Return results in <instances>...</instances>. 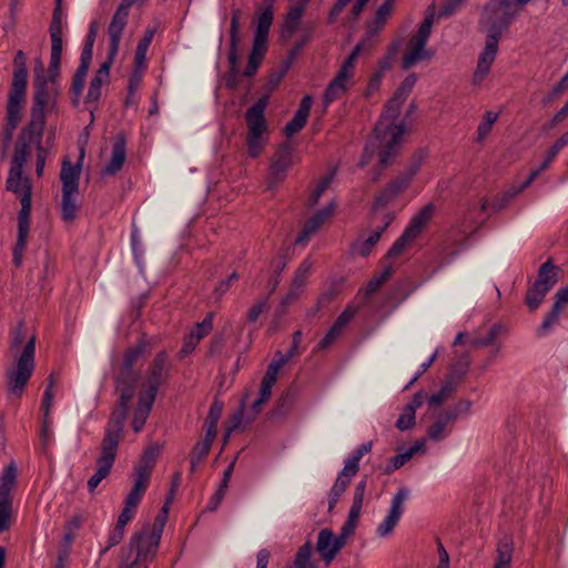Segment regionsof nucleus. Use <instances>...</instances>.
Returning <instances> with one entry per match:
<instances>
[{"mask_svg": "<svg viewBox=\"0 0 568 568\" xmlns=\"http://www.w3.org/2000/svg\"><path fill=\"white\" fill-rule=\"evenodd\" d=\"M88 74V70L77 69L70 87V91L72 94V105L78 106L80 103V97L82 95L85 78Z\"/></svg>", "mask_w": 568, "mask_h": 568, "instance_id": "c03bdc74", "label": "nucleus"}, {"mask_svg": "<svg viewBox=\"0 0 568 568\" xmlns=\"http://www.w3.org/2000/svg\"><path fill=\"white\" fill-rule=\"evenodd\" d=\"M313 105V98L311 95H304L300 102L298 109L296 110L292 120H290L284 126L283 131L286 136H293L298 133L307 123L310 112Z\"/></svg>", "mask_w": 568, "mask_h": 568, "instance_id": "a878e982", "label": "nucleus"}, {"mask_svg": "<svg viewBox=\"0 0 568 568\" xmlns=\"http://www.w3.org/2000/svg\"><path fill=\"white\" fill-rule=\"evenodd\" d=\"M267 4L258 12L257 23L254 36L260 38H268V32L273 23L274 17V0H266Z\"/></svg>", "mask_w": 568, "mask_h": 568, "instance_id": "473e14b6", "label": "nucleus"}, {"mask_svg": "<svg viewBox=\"0 0 568 568\" xmlns=\"http://www.w3.org/2000/svg\"><path fill=\"white\" fill-rule=\"evenodd\" d=\"M51 41L62 42V8L61 0L55 1L52 20L49 26Z\"/></svg>", "mask_w": 568, "mask_h": 568, "instance_id": "79ce46f5", "label": "nucleus"}, {"mask_svg": "<svg viewBox=\"0 0 568 568\" xmlns=\"http://www.w3.org/2000/svg\"><path fill=\"white\" fill-rule=\"evenodd\" d=\"M240 18L241 10H233L230 24V45L227 51L229 69L223 75L225 88L230 91H234L240 85L241 77H243L239 68V45L241 42Z\"/></svg>", "mask_w": 568, "mask_h": 568, "instance_id": "ddd939ff", "label": "nucleus"}, {"mask_svg": "<svg viewBox=\"0 0 568 568\" xmlns=\"http://www.w3.org/2000/svg\"><path fill=\"white\" fill-rule=\"evenodd\" d=\"M448 424L439 416L427 429V435L432 440L439 442L447 435Z\"/></svg>", "mask_w": 568, "mask_h": 568, "instance_id": "5fc2aeb1", "label": "nucleus"}, {"mask_svg": "<svg viewBox=\"0 0 568 568\" xmlns=\"http://www.w3.org/2000/svg\"><path fill=\"white\" fill-rule=\"evenodd\" d=\"M359 307L353 304H348L345 310L337 316L333 325L329 327L325 336L317 343L314 352L326 351L333 345L338 337L342 335L344 328L351 323V321L358 313Z\"/></svg>", "mask_w": 568, "mask_h": 568, "instance_id": "2eb2a0df", "label": "nucleus"}, {"mask_svg": "<svg viewBox=\"0 0 568 568\" xmlns=\"http://www.w3.org/2000/svg\"><path fill=\"white\" fill-rule=\"evenodd\" d=\"M292 154L293 148L288 142H285L277 148L272 158L270 168L273 179L270 187H272L274 183L282 182L285 179L287 169L292 164Z\"/></svg>", "mask_w": 568, "mask_h": 568, "instance_id": "412c9836", "label": "nucleus"}, {"mask_svg": "<svg viewBox=\"0 0 568 568\" xmlns=\"http://www.w3.org/2000/svg\"><path fill=\"white\" fill-rule=\"evenodd\" d=\"M28 87L27 57L22 50L16 52L13 59V74L8 97L26 99Z\"/></svg>", "mask_w": 568, "mask_h": 568, "instance_id": "a211bd4d", "label": "nucleus"}, {"mask_svg": "<svg viewBox=\"0 0 568 568\" xmlns=\"http://www.w3.org/2000/svg\"><path fill=\"white\" fill-rule=\"evenodd\" d=\"M335 203L332 201L322 210L316 211L304 224L296 243L307 241L332 215L335 210Z\"/></svg>", "mask_w": 568, "mask_h": 568, "instance_id": "393cba45", "label": "nucleus"}, {"mask_svg": "<svg viewBox=\"0 0 568 568\" xmlns=\"http://www.w3.org/2000/svg\"><path fill=\"white\" fill-rule=\"evenodd\" d=\"M158 547L149 546L144 539L134 542V534L130 538L126 547L121 550V568H141V564L152 559L156 554Z\"/></svg>", "mask_w": 568, "mask_h": 568, "instance_id": "4468645a", "label": "nucleus"}, {"mask_svg": "<svg viewBox=\"0 0 568 568\" xmlns=\"http://www.w3.org/2000/svg\"><path fill=\"white\" fill-rule=\"evenodd\" d=\"M500 332H501V326L495 324L489 328L486 336L476 337V338L471 339L470 344L474 347H486V346L495 345L496 339H497L498 335L500 334Z\"/></svg>", "mask_w": 568, "mask_h": 568, "instance_id": "3c124183", "label": "nucleus"}, {"mask_svg": "<svg viewBox=\"0 0 568 568\" xmlns=\"http://www.w3.org/2000/svg\"><path fill=\"white\" fill-rule=\"evenodd\" d=\"M434 212L435 205L433 203L426 204L412 217L403 233H405L410 240L415 241L432 220Z\"/></svg>", "mask_w": 568, "mask_h": 568, "instance_id": "c756f323", "label": "nucleus"}, {"mask_svg": "<svg viewBox=\"0 0 568 568\" xmlns=\"http://www.w3.org/2000/svg\"><path fill=\"white\" fill-rule=\"evenodd\" d=\"M424 153L417 152L413 155L407 169L400 173L397 178L392 180L387 185L376 194L373 202V210L384 209L393 203L404 191L408 189L414 176L419 171L423 161Z\"/></svg>", "mask_w": 568, "mask_h": 568, "instance_id": "9d476101", "label": "nucleus"}, {"mask_svg": "<svg viewBox=\"0 0 568 568\" xmlns=\"http://www.w3.org/2000/svg\"><path fill=\"white\" fill-rule=\"evenodd\" d=\"M20 203L21 210L18 214V234L17 236L28 237L30 229V214L32 202V185L29 178H24L22 185H20Z\"/></svg>", "mask_w": 568, "mask_h": 568, "instance_id": "aec40b11", "label": "nucleus"}, {"mask_svg": "<svg viewBox=\"0 0 568 568\" xmlns=\"http://www.w3.org/2000/svg\"><path fill=\"white\" fill-rule=\"evenodd\" d=\"M302 331H295L292 335V344L286 355H283L281 351L275 352V357L277 358H287V362L295 356L300 355V344L302 341Z\"/></svg>", "mask_w": 568, "mask_h": 568, "instance_id": "680f3d73", "label": "nucleus"}, {"mask_svg": "<svg viewBox=\"0 0 568 568\" xmlns=\"http://www.w3.org/2000/svg\"><path fill=\"white\" fill-rule=\"evenodd\" d=\"M497 557L495 561V568H509L513 551H514V540L510 535H504L498 544H497Z\"/></svg>", "mask_w": 568, "mask_h": 568, "instance_id": "2f4dec72", "label": "nucleus"}, {"mask_svg": "<svg viewBox=\"0 0 568 568\" xmlns=\"http://www.w3.org/2000/svg\"><path fill=\"white\" fill-rule=\"evenodd\" d=\"M381 236V231L375 230L364 242L354 245L353 251L363 257L368 256L372 248L379 241Z\"/></svg>", "mask_w": 568, "mask_h": 568, "instance_id": "8fccbe9b", "label": "nucleus"}, {"mask_svg": "<svg viewBox=\"0 0 568 568\" xmlns=\"http://www.w3.org/2000/svg\"><path fill=\"white\" fill-rule=\"evenodd\" d=\"M417 75L415 73H409L399 84V87L396 89L395 93L397 95L403 97L404 99H407L409 93L412 92L414 85L416 84Z\"/></svg>", "mask_w": 568, "mask_h": 568, "instance_id": "338daca9", "label": "nucleus"}, {"mask_svg": "<svg viewBox=\"0 0 568 568\" xmlns=\"http://www.w3.org/2000/svg\"><path fill=\"white\" fill-rule=\"evenodd\" d=\"M412 242L413 240L403 233L387 251L385 258L392 260L398 257L404 252L405 247Z\"/></svg>", "mask_w": 568, "mask_h": 568, "instance_id": "bf43d9fd", "label": "nucleus"}, {"mask_svg": "<svg viewBox=\"0 0 568 568\" xmlns=\"http://www.w3.org/2000/svg\"><path fill=\"white\" fill-rule=\"evenodd\" d=\"M416 414L414 413L412 407H405L403 413L396 420V427L399 430L410 429L415 425Z\"/></svg>", "mask_w": 568, "mask_h": 568, "instance_id": "052dcab7", "label": "nucleus"}, {"mask_svg": "<svg viewBox=\"0 0 568 568\" xmlns=\"http://www.w3.org/2000/svg\"><path fill=\"white\" fill-rule=\"evenodd\" d=\"M567 90H568V75L565 74L561 78V80L556 85H554V88L551 89V92L547 97L544 98V103L548 104L550 101H552L555 98H557L558 95H560L561 93H564Z\"/></svg>", "mask_w": 568, "mask_h": 568, "instance_id": "774afa93", "label": "nucleus"}, {"mask_svg": "<svg viewBox=\"0 0 568 568\" xmlns=\"http://www.w3.org/2000/svg\"><path fill=\"white\" fill-rule=\"evenodd\" d=\"M17 483V467L13 463L8 465L0 476V500L11 501V490Z\"/></svg>", "mask_w": 568, "mask_h": 568, "instance_id": "72a5a7b5", "label": "nucleus"}, {"mask_svg": "<svg viewBox=\"0 0 568 568\" xmlns=\"http://www.w3.org/2000/svg\"><path fill=\"white\" fill-rule=\"evenodd\" d=\"M267 104L268 94H264L253 105H251L244 114L247 123V152L251 158H257L265 145L263 134L267 130L265 119V109Z\"/></svg>", "mask_w": 568, "mask_h": 568, "instance_id": "0eeeda50", "label": "nucleus"}, {"mask_svg": "<svg viewBox=\"0 0 568 568\" xmlns=\"http://www.w3.org/2000/svg\"><path fill=\"white\" fill-rule=\"evenodd\" d=\"M558 282V267L554 264L549 257L542 263L538 270L537 280L535 283H539L541 286H546L549 290Z\"/></svg>", "mask_w": 568, "mask_h": 568, "instance_id": "c9c22d12", "label": "nucleus"}, {"mask_svg": "<svg viewBox=\"0 0 568 568\" xmlns=\"http://www.w3.org/2000/svg\"><path fill=\"white\" fill-rule=\"evenodd\" d=\"M434 212L435 205L433 203L426 204L412 217L403 233H405L410 240L415 241L432 220Z\"/></svg>", "mask_w": 568, "mask_h": 568, "instance_id": "c85d7f7f", "label": "nucleus"}, {"mask_svg": "<svg viewBox=\"0 0 568 568\" xmlns=\"http://www.w3.org/2000/svg\"><path fill=\"white\" fill-rule=\"evenodd\" d=\"M498 114L493 111H486L484 119L478 124L477 135L478 141L484 140L491 131L493 124L497 121Z\"/></svg>", "mask_w": 568, "mask_h": 568, "instance_id": "603ef678", "label": "nucleus"}, {"mask_svg": "<svg viewBox=\"0 0 568 568\" xmlns=\"http://www.w3.org/2000/svg\"><path fill=\"white\" fill-rule=\"evenodd\" d=\"M130 1L122 0L116 8L108 28L110 45L120 47L123 30L128 23Z\"/></svg>", "mask_w": 568, "mask_h": 568, "instance_id": "b1692460", "label": "nucleus"}, {"mask_svg": "<svg viewBox=\"0 0 568 568\" xmlns=\"http://www.w3.org/2000/svg\"><path fill=\"white\" fill-rule=\"evenodd\" d=\"M24 104L26 99L8 97L6 124L2 130V140L6 145L12 140L13 132L21 121Z\"/></svg>", "mask_w": 568, "mask_h": 568, "instance_id": "5701e85b", "label": "nucleus"}, {"mask_svg": "<svg viewBox=\"0 0 568 568\" xmlns=\"http://www.w3.org/2000/svg\"><path fill=\"white\" fill-rule=\"evenodd\" d=\"M212 442L207 440V439H202V440H199L192 452H191V473H194L195 471V468H196V465H199L201 462H203L206 456L209 455L210 450H211V447H212Z\"/></svg>", "mask_w": 568, "mask_h": 568, "instance_id": "a18cd8bd", "label": "nucleus"}, {"mask_svg": "<svg viewBox=\"0 0 568 568\" xmlns=\"http://www.w3.org/2000/svg\"><path fill=\"white\" fill-rule=\"evenodd\" d=\"M395 7V0H384L377 8L375 17L366 23V32L363 39L354 47L349 55L342 63L338 72L324 91L323 103L325 106L342 98L352 87L355 63L359 54L369 52L376 43V38L386 24Z\"/></svg>", "mask_w": 568, "mask_h": 568, "instance_id": "f257e3e1", "label": "nucleus"}, {"mask_svg": "<svg viewBox=\"0 0 568 568\" xmlns=\"http://www.w3.org/2000/svg\"><path fill=\"white\" fill-rule=\"evenodd\" d=\"M124 530L118 526H114V528L110 531L106 540V546L101 550L100 556H103L106 554L111 548L119 545L123 537H124Z\"/></svg>", "mask_w": 568, "mask_h": 568, "instance_id": "69168bd1", "label": "nucleus"}, {"mask_svg": "<svg viewBox=\"0 0 568 568\" xmlns=\"http://www.w3.org/2000/svg\"><path fill=\"white\" fill-rule=\"evenodd\" d=\"M458 382L454 377L447 378L440 389L428 398V403L433 406H440L457 389Z\"/></svg>", "mask_w": 568, "mask_h": 568, "instance_id": "a19ab883", "label": "nucleus"}, {"mask_svg": "<svg viewBox=\"0 0 568 568\" xmlns=\"http://www.w3.org/2000/svg\"><path fill=\"white\" fill-rule=\"evenodd\" d=\"M266 50H267V39L254 36L253 45H252V50L248 54V59L262 63L264 55L266 53Z\"/></svg>", "mask_w": 568, "mask_h": 568, "instance_id": "13d9d810", "label": "nucleus"}, {"mask_svg": "<svg viewBox=\"0 0 568 568\" xmlns=\"http://www.w3.org/2000/svg\"><path fill=\"white\" fill-rule=\"evenodd\" d=\"M550 290L546 286H541L539 283H535L527 290L525 303L530 311H536L545 296Z\"/></svg>", "mask_w": 568, "mask_h": 568, "instance_id": "4c0bfd02", "label": "nucleus"}, {"mask_svg": "<svg viewBox=\"0 0 568 568\" xmlns=\"http://www.w3.org/2000/svg\"><path fill=\"white\" fill-rule=\"evenodd\" d=\"M159 455L160 447L156 445L150 446L143 452L139 464L134 467L135 478L133 486L146 490L155 460L159 457Z\"/></svg>", "mask_w": 568, "mask_h": 568, "instance_id": "6ab92c4d", "label": "nucleus"}, {"mask_svg": "<svg viewBox=\"0 0 568 568\" xmlns=\"http://www.w3.org/2000/svg\"><path fill=\"white\" fill-rule=\"evenodd\" d=\"M170 511V500H165L162 508L158 513L153 526L144 525L141 530L134 532V542L144 539L145 542H149L151 547H159L161 536L164 529V526L168 521V516Z\"/></svg>", "mask_w": 568, "mask_h": 568, "instance_id": "dca6fc26", "label": "nucleus"}, {"mask_svg": "<svg viewBox=\"0 0 568 568\" xmlns=\"http://www.w3.org/2000/svg\"><path fill=\"white\" fill-rule=\"evenodd\" d=\"M84 521V517L80 514L71 517L64 525L63 541L59 548H67L71 552V545L75 538V531L80 529Z\"/></svg>", "mask_w": 568, "mask_h": 568, "instance_id": "e433bc0d", "label": "nucleus"}, {"mask_svg": "<svg viewBox=\"0 0 568 568\" xmlns=\"http://www.w3.org/2000/svg\"><path fill=\"white\" fill-rule=\"evenodd\" d=\"M312 552L313 545L311 541L302 545L295 555L294 568H318L315 562L311 561Z\"/></svg>", "mask_w": 568, "mask_h": 568, "instance_id": "37998d69", "label": "nucleus"}, {"mask_svg": "<svg viewBox=\"0 0 568 568\" xmlns=\"http://www.w3.org/2000/svg\"><path fill=\"white\" fill-rule=\"evenodd\" d=\"M63 42L51 41V55L48 68V75L45 79L52 85H55L57 79L60 75V65L62 57Z\"/></svg>", "mask_w": 568, "mask_h": 568, "instance_id": "f704fd0d", "label": "nucleus"}, {"mask_svg": "<svg viewBox=\"0 0 568 568\" xmlns=\"http://www.w3.org/2000/svg\"><path fill=\"white\" fill-rule=\"evenodd\" d=\"M311 267H312V264L307 260L301 263V265L297 267V270L295 272V275H294V278L292 282L293 288L300 290L305 285V283L308 278L310 272H311Z\"/></svg>", "mask_w": 568, "mask_h": 568, "instance_id": "6e6d98bb", "label": "nucleus"}, {"mask_svg": "<svg viewBox=\"0 0 568 568\" xmlns=\"http://www.w3.org/2000/svg\"><path fill=\"white\" fill-rule=\"evenodd\" d=\"M332 180H333V174L325 175L320 180L318 184L316 185V187L314 189V191L310 194V196L307 199L306 205L308 207H314L318 203V201H320L321 196L323 195V193L325 192V190L328 189V186L331 185Z\"/></svg>", "mask_w": 568, "mask_h": 568, "instance_id": "09e8293b", "label": "nucleus"}, {"mask_svg": "<svg viewBox=\"0 0 568 568\" xmlns=\"http://www.w3.org/2000/svg\"><path fill=\"white\" fill-rule=\"evenodd\" d=\"M344 547L342 539H337L332 529L323 528L318 531L315 550L326 567Z\"/></svg>", "mask_w": 568, "mask_h": 568, "instance_id": "f3484780", "label": "nucleus"}, {"mask_svg": "<svg viewBox=\"0 0 568 568\" xmlns=\"http://www.w3.org/2000/svg\"><path fill=\"white\" fill-rule=\"evenodd\" d=\"M434 23L433 14L427 16L419 24L417 32L408 40L406 51L402 59V68L410 69L419 61L429 60L433 52L426 50V43Z\"/></svg>", "mask_w": 568, "mask_h": 568, "instance_id": "9b49d317", "label": "nucleus"}, {"mask_svg": "<svg viewBox=\"0 0 568 568\" xmlns=\"http://www.w3.org/2000/svg\"><path fill=\"white\" fill-rule=\"evenodd\" d=\"M213 314H207L201 323H197L195 327L191 331L190 336L195 341L200 342L204 336H206L213 328L212 323Z\"/></svg>", "mask_w": 568, "mask_h": 568, "instance_id": "864d4df0", "label": "nucleus"}, {"mask_svg": "<svg viewBox=\"0 0 568 568\" xmlns=\"http://www.w3.org/2000/svg\"><path fill=\"white\" fill-rule=\"evenodd\" d=\"M43 133L32 132L30 130V124L21 131L19 134L14 153L11 160V166L9 170V175L6 182L7 191H10L14 194L20 193V185H22L24 178H22L23 166L27 162V159L30 154V143L36 140H41Z\"/></svg>", "mask_w": 568, "mask_h": 568, "instance_id": "1a4fd4ad", "label": "nucleus"}, {"mask_svg": "<svg viewBox=\"0 0 568 568\" xmlns=\"http://www.w3.org/2000/svg\"><path fill=\"white\" fill-rule=\"evenodd\" d=\"M270 307L268 297H262L257 300L253 306L248 310L247 321L254 323L258 320L260 315Z\"/></svg>", "mask_w": 568, "mask_h": 568, "instance_id": "0e129e2a", "label": "nucleus"}, {"mask_svg": "<svg viewBox=\"0 0 568 568\" xmlns=\"http://www.w3.org/2000/svg\"><path fill=\"white\" fill-rule=\"evenodd\" d=\"M11 513V501L0 500V534L7 531L10 528Z\"/></svg>", "mask_w": 568, "mask_h": 568, "instance_id": "e2e57ef3", "label": "nucleus"}, {"mask_svg": "<svg viewBox=\"0 0 568 568\" xmlns=\"http://www.w3.org/2000/svg\"><path fill=\"white\" fill-rule=\"evenodd\" d=\"M47 79L33 80L34 93L33 104L31 106V118L29 121L32 132L43 133L45 125V108L55 103L58 90L52 85L49 87Z\"/></svg>", "mask_w": 568, "mask_h": 568, "instance_id": "f8f14e48", "label": "nucleus"}, {"mask_svg": "<svg viewBox=\"0 0 568 568\" xmlns=\"http://www.w3.org/2000/svg\"><path fill=\"white\" fill-rule=\"evenodd\" d=\"M148 345V342L142 337L134 346L125 349L119 372L114 377V387L119 399L109 418L125 423L140 379V372L135 366L144 355Z\"/></svg>", "mask_w": 568, "mask_h": 568, "instance_id": "20e7f679", "label": "nucleus"}, {"mask_svg": "<svg viewBox=\"0 0 568 568\" xmlns=\"http://www.w3.org/2000/svg\"><path fill=\"white\" fill-rule=\"evenodd\" d=\"M287 363V358L275 357L267 366V369L262 378V383L274 386L277 381L280 369Z\"/></svg>", "mask_w": 568, "mask_h": 568, "instance_id": "de8ad7c7", "label": "nucleus"}, {"mask_svg": "<svg viewBox=\"0 0 568 568\" xmlns=\"http://www.w3.org/2000/svg\"><path fill=\"white\" fill-rule=\"evenodd\" d=\"M304 13V4H296L290 9L286 16V28L288 32H293L297 29L302 16Z\"/></svg>", "mask_w": 568, "mask_h": 568, "instance_id": "4d7b16f0", "label": "nucleus"}, {"mask_svg": "<svg viewBox=\"0 0 568 568\" xmlns=\"http://www.w3.org/2000/svg\"><path fill=\"white\" fill-rule=\"evenodd\" d=\"M409 490L406 487H402L397 490V493L394 495L392 501H390V508L388 510V515L400 519L403 515V507L404 503L408 499Z\"/></svg>", "mask_w": 568, "mask_h": 568, "instance_id": "49530a36", "label": "nucleus"}, {"mask_svg": "<svg viewBox=\"0 0 568 568\" xmlns=\"http://www.w3.org/2000/svg\"><path fill=\"white\" fill-rule=\"evenodd\" d=\"M422 443H416L406 452L392 457L385 467V474H392L394 470L404 466L418 450L422 449Z\"/></svg>", "mask_w": 568, "mask_h": 568, "instance_id": "58836bf2", "label": "nucleus"}, {"mask_svg": "<svg viewBox=\"0 0 568 568\" xmlns=\"http://www.w3.org/2000/svg\"><path fill=\"white\" fill-rule=\"evenodd\" d=\"M146 490L133 486L124 500V507L118 517L115 526L125 529V526L131 521L135 515V509L139 506L144 493Z\"/></svg>", "mask_w": 568, "mask_h": 568, "instance_id": "cd10ccee", "label": "nucleus"}, {"mask_svg": "<svg viewBox=\"0 0 568 568\" xmlns=\"http://www.w3.org/2000/svg\"><path fill=\"white\" fill-rule=\"evenodd\" d=\"M124 423L109 418L104 436L100 444V455L97 458L95 473L88 480V490L92 494L99 484L105 479L113 467L116 458L119 444L123 437Z\"/></svg>", "mask_w": 568, "mask_h": 568, "instance_id": "423d86ee", "label": "nucleus"}, {"mask_svg": "<svg viewBox=\"0 0 568 568\" xmlns=\"http://www.w3.org/2000/svg\"><path fill=\"white\" fill-rule=\"evenodd\" d=\"M126 159V138L123 132L116 134L112 145L111 159L103 169V174L115 175L123 166Z\"/></svg>", "mask_w": 568, "mask_h": 568, "instance_id": "bb28decb", "label": "nucleus"}, {"mask_svg": "<svg viewBox=\"0 0 568 568\" xmlns=\"http://www.w3.org/2000/svg\"><path fill=\"white\" fill-rule=\"evenodd\" d=\"M351 480H352V478H349L341 473L337 475V478L328 494V510L329 511L336 506L341 496L345 493L346 488L348 487Z\"/></svg>", "mask_w": 568, "mask_h": 568, "instance_id": "ea45409f", "label": "nucleus"}, {"mask_svg": "<svg viewBox=\"0 0 568 568\" xmlns=\"http://www.w3.org/2000/svg\"><path fill=\"white\" fill-rule=\"evenodd\" d=\"M554 300L551 310L546 314L542 323L537 329L538 336L546 335L550 328L558 323L561 311L568 306V284L560 287L555 293Z\"/></svg>", "mask_w": 568, "mask_h": 568, "instance_id": "4be33fe9", "label": "nucleus"}, {"mask_svg": "<svg viewBox=\"0 0 568 568\" xmlns=\"http://www.w3.org/2000/svg\"><path fill=\"white\" fill-rule=\"evenodd\" d=\"M172 367V362L165 351L156 353L150 362L133 412L132 429L134 433H140L143 429L161 386L165 385L171 377Z\"/></svg>", "mask_w": 568, "mask_h": 568, "instance_id": "f03ea898", "label": "nucleus"}, {"mask_svg": "<svg viewBox=\"0 0 568 568\" xmlns=\"http://www.w3.org/2000/svg\"><path fill=\"white\" fill-rule=\"evenodd\" d=\"M10 349L17 356V362L6 373L7 387L9 394L20 397L34 371L36 355V335L27 338L23 321L11 332Z\"/></svg>", "mask_w": 568, "mask_h": 568, "instance_id": "7ed1b4c3", "label": "nucleus"}, {"mask_svg": "<svg viewBox=\"0 0 568 568\" xmlns=\"http://www.w3.org/2000/svg\"><path fill=\"white\" fill-rule=\"evenodd\" d=\"M405 101L406 99L394 92L385 106V111L375 125L374 134L378 142L377 148L381 149L378 158L382 170L386 168L389 164V160L395 156L397 146L405 132L404 125L395 122Z\"/></svg>", "mask_w": 568, "mask_h": 568, "instance_id": "39448f33", "label": "nucleus"}, {"mask_svg": "<svg viewBox=\"0 0 568 568\" xmlns=\"http://www.w3.org/2000/svg\"><path fill=\"white\" fill-rule=\"evenodd\" d=\"M81 162L72 164L69 160L62 162L60 180L62 183L61 217L64 222H73L77 217L79 205L75 195L79 193Z\"/></svg>", "mask_w": 568, "mask_h": 568, "instance_id": "6e6552de", "label": "nucleus"}, {"mask_svg": "<svg viewBox=\"0 0 568 568\" xmlns=\"http://www.w3.org/2000/svg\"><path fill=\"white\" fill-rule=\"evenodd\" d=\"M554 161V159H550L549 155L546 154L545 160L541 162V164L532 170L527 179L521 183V185L518 189H510L505 193V201L503 203H493L491 206L498 211L503 209L507 201L515 197L517 194H519L521 191L527 189L544 171H546L550 163Z\"/></svg>", "mask_w": 568, "mask_h": 568, "instance_id": "7c9ffc66", "label": "nucleus"}]
</instances>
